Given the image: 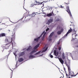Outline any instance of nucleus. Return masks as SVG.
<instances>
[{"label": "nucleus", "mask_w": 78, "mask_h": 78, "mask_svg": "<svg viewBox=\"0 0 78 78\" xmlns=\"http://www.w3.org/2000/svg\"><path fill=\"white\" fill-rule=\"evenodd\" d=\"M15 36H16V35L15 34V32L14 33L13 35H12V37L11 38H9V37L6 38L5 40V42L7 43L9 42V43H12V45H13V43H12V39H15Z\"/></svg>", "instance_id": "nucleus-1"}, {"label": "nucleus", "mask_w": 78, "mask_h": 78, "mask_svg": "<svg viewBox=\"0 0 78 78\" xmlns=\"http://www.w3.org/2000/svg\"><path fill=\"white\" fill-rule=\"evenodd\" d=\"M66 9L67 10H66V11L67 12L68 14H69L70 16V17H72V14L71 13V12H70V9H69V6H67L66 7Z\"/></svg>", "instance_id": "nucleus-2"}, {"label": "nucleus", "mask_w": 78, "mask_h": 78, "mask_svg": "<svg viewBox=\"0 0 78 78\" xmlns=\"http://www.w3.org/2000/svg\"><path fill=\"white\" fill-rule=\"evenodd\" d=\"M45 33V32H43L41 34V35L40 36V37H38L37 38H35L34 39V41H36V42H38V41H39V39H40V38H41V37H42V35H43V34H44Z\"/></svg>", "instance_id": "nucleus-3"}, {"label": "nucleus", "mask_w": 78, "mask_h": 78, "mask_svg": "<svg viewBox=\"0 0 78 78\" xmlns=\"http://www.w3.org/2000/svg\"><path fill=\"white\" fill-rule=\"evenodd\" d=\"M10 44V43H8L5 44L4 47L5 49H8V48H9V47L10 46V44Z\"/></svg>", "instance_id": "nucleus-4"}, {"label": "nucleus", "mask_w": 78, "mask_h": 78, "mask_svg": "<svg viewBox=\"0 0 78 78\" xmlns=\"http://www.w3.org/2000/svg\"><path fill=\"white\" fill-rule=\"evenodd\" d=\"M72 31V29L70 27V29L68 30V32L66 34L64 35L65 37H66V36H67L69 33H71Z\"/></svg>", "instance_id": "nucleus-5"}, {"label": "nucleus", "mask_w": 78, "mask_h": 78, "mask_svg": "<svg viewBox=\"0 0 78 78\" xmlns=\"http://www.w3.org/2000/svg\"><path fill=\"white\" fill-rule=\"evenodd\" d=\"M58 59L61 64H64V62L63 61V60H62V58H58Z\"/></svg>", "instance_id": "nucleus-6"}, {"label": "nucleus", "mask_w": 78, "mask_h": 78, "mask_svg": "<svg viewBox=\"0 0 78 78\" xmlns=\"http://www.w3.org/2000/svg\"><path fill=\"white\" fill-rule=\"evenodd\" d=\"M53 14L54 15V14H53V12H52L51 13H50L47 14V16L48 17H51V16H52V15Z\"/></svg>", "instance_id": "nucleus-7"}, {"label": "nucleus", "mask_w": 78, "mask_h": 78, "mask_svg": "<svg viewBox=\"0 0 78 78\" xmlns=\"http://www.w3.org/2000/svg\"><path fill=\"white\" fill-rule=\"evenodd\" d=\"M62 58L63 60H64L66 59V56H65V54L64 53H63L62 55Z\"/></svg>", "instance_id": "nucleus-8"}, {"label": "nucleus", "mask_w": 78, "mask_h": 78, "mask_svg": "<svg viewBox=\"0 0 78 78\" xmlns=\"http://www.w3.org/2000/svg\"><path fill=\"white\" fill-rule=\"evenodd\" d=\"M5 36H6V34L5 33L0 34V37H5Z\"/></svg>", "instance_id": "nucleus-9"}, {"label": "nucleus", "mask_w": 78, "mask_h": 78, "mask_svg": "<svg viewBox=\"0 0 78 78\" xmlns=\"http://www.w3.org/2000/svg\"><path fill=\"white\" fill-rule=\"evenodd\" d=\"M39 44H38L37 45H36L35 46L34 48V50H36V48H38V47H39Z\"/></svg>", "instance_id": "nucleus-10"}, {"label": "nucleus", "mask_w": 78, "mask_h": 78, "mask_svg": "<svg viewBox=\"0 0 78 78\" xmlns=\"http://www.w3.org/2000/svg\"><path fill=\"white\" fill-rule=\"evenodd\" d=\"M53 22V19H51L49 20L48 21V22L49 23H51V22Z\"/></svg>", "instance_id": "nucleus-11"}, {"label": "nucleus", "mask_w": 78, "mask_h": 78, "mask_svg": "<svg viewBox=\"0 0 78 78\" xmlns=\"http://www.w3.org/2000/svg\"><path fill=\"white\" fill-rule=\"evenodd\" d=\"M25 55V52H22L20 53V56H23Z\"/></svg>", "instance_id": "nucleus-12"}, {"label": "nucleus", "mask_w": 78, "mask_h": 78, "mask_svg": "<svg viewBox=\"0 0 78 78\" xmlns=\"http://www.w3.org/2000/svg\"><path fill=\"white\" fill-rule=\"evenodd\" d=\"M54 34V32H52L51 34H50L49 36V38H51V37H52V36H53Z\"/></svg>", "instance_id": "nucleus-13"}, {"label": "nucleus", "mask_w": 78, "mask_h": 78, "mask_svg": "<svg viewBox=\"0 0 78 78\" xmlns=\"http://www.w3.org/2000/svg\"><path fill=\"white\" fill-rule=\"evenodd\" d=\"M37 51V50H34L32 51H31L30 53V55H32L33 53H35V52H36Z\"/></svg>", "instance_id": "nucleus-14"}, {"label": "nucleus", "mask_w": 78, "mask_h": 78, "mask_svg": "<svg viewBox=\"0 0 78 78\" xmlns=\"http://www.w3.org/2000/svg\"><path fill=\"white\" fill-rule=\"evenodd\" d=\"M23 61V59L22 58H20L19 59V62H22Z\"/></svg>", "instance_id": "nucleus-15"}, {"label": "nucleus", "mask_w": 78, "mask_h": 78, "mask_svg": "<svg viewBox=\"0 0 78 78\" xmlns=\"http://www.w3.org/2000/svg\"><path fill=\"white\" fill-rule=\"evenodd\" d=\"M46 34V33H45L43 35V37H42V41H44V38H45V35Z\"/></svg>", "instance_id": "nucleus-16"}, {"label": "nucleus", "mask_w": 78, "mask_h": 78, "mask_svg": "<svg viewBox=\"0 0 78 78\" xmlns=\"http://www.w3.org/2000/svg\"><path fill=\"white\" fill-rule=\"evenodd\" d=\"M65 3L66 5H69V4H70V2H69V0H67L66 1V2H65Z\"/></svg>", "instance_id": "nucleus-17"}, {"label": "nucleus", "mask_w": 78, "mask_h": 78, "mask_svg": "<svg viewBox=\"0 0 78 78\" xmlns=\"http://www.w3.org/2000/svg\"><path fill=\"white\" fill-rule=\"evenodd\" d=\"M36 13L35 12H33L32 14H31V16L32 17H34V16L35 15H36Z\"/></svg>", "instance_id": "nucleus-18"}, {"label": "nucleus", "mask_w": 78, "mask_h": 78, "mask_svg": "<svg viewBox=\"0 0 78 78\" xmlns=\"http://www.w3.org/2000/svg\"><path fill=\"white\" fill-rule=\"evenodd\" d=\"M31 49V46H30L29 48L26 50L27 51H29Z\"/></svg>", "instance_id": "nucleus-19"}, {"label": "nucleus", "mask_w": 78, "mask_h": 78, "mask_svg": "<svg viewBox=\"0 0 78 78\" xmlns=\"http://www.w3.org/2000/svg\"><path fill=\"white\" fill-rule=\"evenodd\" d=\"M72 31H73V32H75V33L74 34H76V31L75 30V29H72Z\"/></svg>", "instance_id": "nucleus-20"}, {"label": "nucleus", "mask_w": 78, "mask_h": 78, "mask_svg": "<svg viewBox=\"0 0 78 78\" xmlns=\"http://www.w3.org/2000/svg\"><path fill=\"white\" fill-rule=\"evenodd\" d=\"M41 51H38V52L36 53L34 55H38V54H40L41 53Z\"/></svg>", "instance_id": "nucleus-21"}, {"label": "nucleus", "mask_w": 78, "mask_h": 78, "mask_svg": "<svg viewBox=\"0 0 78 78\" xmlns=\"http://www.w3.org/2000/svg\"><path fill=\"white\" fill-rule=\"evenodd\" d=\"M41 51H38V52L36 53L34 55H38V54H40L41 53Z\"/></svg>", "instance_id": "nucleus-22"}, {"label": "nucleus", "mask_w": 78, "mask_h": 78, "mask_svg": "<svg viewBox=\"0 0 78 78\" xmlns=\"http://www.w3.org/2000/svg\"><path fill=\"white\" fill-rule=\"evenodd\" d=\"M34 56L33 55H31L29 56V58H34Z\"/></svg>", "instance_id": "nucleus-23"}, {"label": "nucleus", "mask_w": 78, "mask_h": 78, "mask_svg": "<svg viewBox=\"0 0 78 78\" xmlns=\"http://www.w3.org/2000/svg\"><path fill=\"white\" fill-rule=\"evenodd\" d=\"M46 50H47V48H46L45 49V50H43V51L41 52V53H43V52H45L46 51Z\"/></svg>", "instance_id": "nucleus-24"}, {"label": "nucleus", "mask_w": 78, "mask_h": 78, "mask_svg": "<svg viewBox=\"0 0 78 78\" xmlns=\"http://www.w3.org/2000/svg\"><path fill=\"white\" fill-rule=\"evenodd\" d=\"M57 30H60V29H61V27L60 26H58L57 27Z\"/></svg>", "instance_id": "nucleus-25"}, {"label": "nucleus", "mask_w": 78, "mask_h": 78, "mask_svg": "<svg viewBox=\"0 0 78 78\" xmlns=\"http://www.w3.org/2000/svg\"><path fill=\"white\" fill-rule=\"evenodd\" d=\"M57 33L58 34H61V31H58L57 32Z\"/></svg>", "instance_id": "nucleus-26"}, {"label": "nucleus", "mask_w": 78, "mask_h": 78, "mask_svg": "<svg viewBox=\"0 0 78 78\" xmlns=\"http://www.w3.org/2000/svg\"><path fill=\"white\" fill-rule=\"evenodd\" d=\"M54 53L55 55V56H56V51L54 50Z\"/></svg>", "instance_id": "nucleus-27"}, {"label": "nucleus", "mask_w": 78, "mask_h": 78, "mask_svg": "<svg viewBox=\"0 0 78 78\" xmlns=\"http://www.w3.org/2000/svg\"><path fill=\"white\" fill-rule=\"evenodd\" d=\"M8 56L6 55L4 57V59H8Z\"/></svg>", "instance_id": "nucleus-28"}, {"label": "nucleus", "mask_w": 78, "mask_h": 78, "mask_svg": "<svg viewBox=\"0 0 78 78\" xmlns=\"http://www.w3.org/2000/svg\"><path fill=\"white\" fill-rule=\"evenodd\" d=\"M68 70L69 72H71V69H70V66L69 67H68Z\"/></svg>", "instance_id": "nucleus-29"}, {"label": "nucleus", "mask_w": 78, "mask_h": 78, "mask_svg": "<svg viewBox=\"0 0 78 78\" xmlns=\"http://www.w3.org/2000/svg\"><path fill=\"white\" fill-rule=\"evenodd\" d=\"M49 56H50V57L51 58H53V55H51V53L50 54Z\"/></svg>", "instance_id": "nucleus-30"}, {"label": "nucleus", "mask_w": 78, "mask_h": 78, "mask_svg": "<svg viewBox=\"0 0 78 78\" xmlns=\"http://www.w3.org/2000/svg\"><path fill=\"white\" fill-rule=\"evenodd\" d=\"M63 69H64V70L65 71V72L66 73H66H67V72H66V68H65L64 67H63Z\"/></svg>", "instance_id": "nucleus-31"}, {"label": "nucleus", "mask_w": 78, "mask_h": 78, "mask_svg": "<svg viewBox=\"0 0 78 78\" xmlns=\"http://www.w3.org/2000/svg\"><path fill=\"white\" fill-rule=\"evenodd\" d=\"M10 78H12V73H11L10 74Z\"/></svg>", "instance_id": "nucleus-32"}, {"label": "nucleus", "mask_w": 78, "mask_h": 78, "mask_svg": "<svg viewBox=\"0 0 78 78\" xmlns=\"http://www.w3.org/2000/svg\"><path fill=\"white\" fill-rule=\"evenodd\" d=\"M59 50V51H60V50H61V47H58V48Z\"/></svg>", "instance_id": "nucleus-33"}, {"label": "nucleus", "mask_w": 78, "mask_h": 78, "mask_svg": "<svg viewBox=\"0 0 78 78\" xmlns=\"http://www.w3.org/2000/svg\"><path fill=\"white\" fill-rule=\"evenodd\" d=\"M63 31H64V29H62L60 31H61V32L62 33Z\"/></svg>", "instance_id": "nucleus-34"}, {"label": "nucleus", "mask_w": 78, "mask_h": 78, "mask_svg": "<svg viewBox=\"0 0 78 78\" xmlns=\"http://www.w3.org/2000/svg\"><path fill=\"white\" fill-rule=\"evenodd\" d=\"M60 7H61V8H64V7L62 6V5H61Z\"/></svg>", "instance_id": "nucleus-35"}, {"label": "nucleus", "mask_w": 78, "mask_h": 78, "mask_svg": "<svg viewBox=\"0 0 78 78\" xmlns=\"http://www.w3.org/2000/svg\"><path fill=\"white\" fill-rule=\"evenodd\" d=\"M33 6H34V5H33V4H31L30 7H33Z\"/></svg>", "instance_id": "nucleus-36"}, {"label": "nucleus", "mask_w": 78, "mask_h": 78, "mask_svg": "<svg viewBox=\"0 0 78 78\" xmlns=\"http://www.w3.org/2000/svg\"><path fill=\"white\" fill-rule=\"evenodd\" d=\"M49 30V28H48L46 30V31H48V30Z\"/></svg>", "instance_id": "nucleus-37"}, {"label": "nucleus", "mask_w": 78, "mask_h": 78, "mask_svg": "<svg viewBox=\"0 0 78 78\" xmlns=\"http://www.w3.org/2000/svg\"><path fill=\"white\" fill-rule=\"evenodd\" d=\"M66 66H67V67H68H68H70V66H68V65H67V64H66Z\"/></svg>", "instance_id": "nucleus-38"}, {"label": "nucleus", "mask_w": 78, "mask_h": 78, "mask_svg": "<svg viewBox=\"0 0 78 78\" xmlns=\"http://www.w3.org/2000/svg\"><path fill=\"white\" fill-rule=\"evenodd\" d=\"M48 41H51V39H50V38H49L48 40Z\"/></svg>", "instance_id": "nucleus-39"}, {"label": "nucleus", "mask_w": 78, "mask_h": 78, "mask_svg": "<svg viewBox=\"0 0 78 78\" xmlns=\"http://www.w3.org/2000/svg\"><path fill=\"white\" fill-rule=\"evenodd\" d=\"M76 34L75 36V37H76V36H78V35L76 34Z\"/></svg>", "instance_id": "nucleus-40"}, {"label": "nucleus", "mask_w": 78, "mask_h": 78, "mask_svg": "<svg viewBox=\"0 0 78 78\" xmlns=\"http://www.w3.org/2000/svg\"><path fill=\"white\" fill-rule=\"evenodd\" d=\"M13 54L15 56H16V53H13Z\"/></svg>", "instance_id": "nucleus-41"}, {"label": "nucleus", "mask_w": 78, "mask_h": 78, "mask_svg": "<svg viewBox=\"0 0 78 78\" xmlns=\"http://www.w3.org/2000/svg\"><path fill=\"white\" fill-rule=\"evenodd\" d=\"M17 27V26H15V27H16L15 28V29H16V27Z\"/></svg>", "instance_id": "nucleus-42"}, {"label": "nucleus", "mask_w": 78, "mask_h": 78, "mask_svg": "<svg viewBox=\"0 0 78 78\" xmlns=\"http://www.w3.org/2000/svg\"><path fill=\"white\" fill-rule=\"evenodd\" d=\"M43 2H41V4H42Z\"/></svg>", "instance_id": "nucleus-43"}, {"label": "nucleus", "mask_w": 78, "mask_h": 78, "mask_svg": "<svg viewBox=\"0 0 78 78\" xmlns=\"http://www.w3.org/2000/svg\"><path fill=\"white\" fill-rule=\"evenodd\" d=\"M2 30V28H1V29H0V30Z\"/></svg>", "instance_id": "nucleus-44"}, {"label": "nucleus", "mask_w": 78, "mask_h": 78, "mask_svg": "<svg viewBox=\"0 0 78 78\" xmlns=\"http://www.w3.org/2000/svg\"><path fill=\"white\" fill-rule=\"evenodd\" d=\"M43 55V54L41 55V56H42Z\"/></svg>", "instance_id": "nucleus-45"}, {"label": "nucleus", "mask_w": 78, "mask_h": 78, "mask_svg": "<svg viewBox=\"0 0 78 78\" xmlns=\"http://www.w3.org/2000/svg\"><path fill=\"white\" fill-rule=\"evenodd\" d=\"M73 34H72V36H73Z\"/></svg>", "instance_id": "nucleus-46"}]
</instances>
